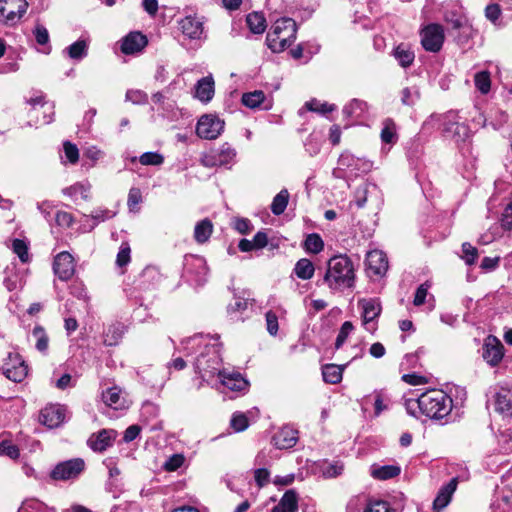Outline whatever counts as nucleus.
<instances>
[{
	"mask_svg": "<svg viewBox=\"0 0 512 512\" xmlns=\"http://www.w3.org/2000/svg\"><path fill=\"white\" fill-rule=\"evenodd\" d=\"M183 344L186 355H189L194 350L201 349L194 361L195 373L201 378L197 389H201L204 382L208 385H213L221 370L224 369L219 344L216 342L211 343V339L202 335L190 337Z\"/></svg>",
	"mask_w": 512,
	"mask_h": 512,
	"instance_id": "1",
	"label": "nucleus"
},
{
	"mask_svg": "<svg viewBox=\"0 0 512 512\" xmlns=\"http://www.w3.org/2000/svg\"><path fill=\"white\" fill-rule=\"evenodd\" d=\"M405 408L409 415L419 418L424 415L432 420L448 421L453 408L452 398L443 390L432 389L416 399H407Z\"/></svg>",
	"mask_w": 512,
	"mask_h": 512,
	"instance_id": "2",
	"label": "nucleus"
},
{
	"mask_svg": "<svg viewBox=\"0 0 512 512\" xmlns=\"http://www.w3.org/2000/svg\"><path fill=\"white\" fill-rule=\"evenodd\" d=\"M355 278L354 263L346 254L335 255L328 260L323 283L330 290L343 291L352 288Z\"/></svg>",
	"mask_w": 512,
	"mask_h": 512,
	"instance_id": "3",
	"label": "nucleus"
},
{
	"mask_svg": "<svg viewBox=\"0 0 512 512\" xmlns=\"http://www.w3.org/2000/svg\"><path fill=\"white\" fill-rule=\"evenodd\" d=\"M296 32L297 25L292 18H280L275 21L267 34V45L275 53L282 52L294 42Z\"/></svg>",
	"mask_w": 512,
	"mask_h": 512,
	"instance_id": "4",
	"label": "nucleus"
},
{
	"mask_svg": "<svg viewBox=\"0 0 512 512\" xmlns=\"http://www.w3.org/2000/svg\"><path fill=\"white\" fill-rule=\"evenodd\" d=\"M85 469V462L81 458H74L58 463L50 473V477L56 481L74 480Z\"/></svg>",
	"mask_w": 512,
	"mask_h": 512,
	"instance_id": "5",
	"label": "nucleus"
},
{
	"mask_svg": "<svg viewBox=\"0 0 512 512\" xmlns=\"http://www.w3.org/2000/svg\"><path fill=\"white\" fill-rule=\"evenodd\" d=\"M0 373L13 382H21L27 376L28 367L18 353L10 352L0 367Z\"/></svg>",
	"mask_w": 512,
	"mask_h": 512,
	"instance_id": "6",
	"label": "nucleus"
},
{
	"mask_svg": "<svg viewBox=\"0 0 512 512\" xmlns=\"http://www.w3.org/2000/svg\"><path fill=\"white\" fill-rule=\"evenodd\" d=\"M224 125V121L217 115L205 114L197 122L196 134L202 139L213 140L221 135Z\"/></svg>",
	"mask_w": 512,
	"mask_h": 512,
	"instance_id": "7",
	"label": "nucleus"
},
{
	"mask_svg": "<svg viewBox=\"0 0 512 512\" xmlns=\"http://www.w3.org/2000/svg\"><path fill=\"white\" fill-rule=\"evenodd\" d=\"M27 8L26 0H0V22L6 25L16 24Z\"/></svg>",
	"mask_w": 512,
	"mask_h": 512,
	"instance_id": "8",
	"label": "nucleus"
},
{
	"mask_svg": "<svg viewBox=\"0 0 512 512\" xmlns=\"http://www.w3.org/2000/svg\"><path fill=\"white\" fill-rule=\"evenodd\" d=\"M219 379V384L225 389L235 393H245L248 391L249 382L243 375L234 369L224 368L221 370L216 380Z\"/></svg>",
	"mask_w": 512,
	"mask_h": 512,
	"instance_id": "9",
	"label": "nucleus"
},
{
	"mask_svg": "<svg viewBox=\"0 0 512 512\" xmlns=\"http://www.w3.org/2000/svg\"><path fill=\"white\" fill-rule=\"evenodd\" d=\"M421 43L426 51L438 52L444 42V30L439 24H429L421 32Z\"/></svg>",
	"mask_w": 512,
	"mask_h": 512,
	"instance_id": "10",
	"label": "nucleus"
},
{
	"mask_svg": "<svg viewBox=\"0 0 512 512\" xmlns=\"http://www.w3.org/2000/svg\"><path fill=\"white\" fill-rule=\"evenodd\" d=\"M358 306L362 308V319L365 329L373 332L376 329L374 320L378 318L381 313V303L376 298L361 299L358 301Z\"/></svg>",
	"mask_w": 512,
	"mask_h": 512,
	"instance_id": "11",
	"label": "nucleus"
},
{
	"mask_svg": "<svg viewBox=\"0 0 512 512\" xmlns=\"http://www.w3.org/2000/svg\"><path fill=\"white\" fill-rule=\"evenodd\" d=\"M66 408L59 404H51L41 410L39 420L48 428H57L64 423Z\"/></svg>",
	"mask_w": 512,
	"mask_h": 512,
	"instance_id": "12",
	"label": "nucleus"
},
{
	"mask_svg": "<svg viewBox=\"0 0 512 512\" xmlns=\"http://www.w3.org/2000/svg\"><path fill=\"white\" fill-rule=\"evenodd\" d=\"M338 164L340 168L348 170L351 174L357 176L360 173H367L372 168V163L366 159L355 157L345 152L339 157Z\"/></svg>",
	"mask_w": 512,
	"mask_h": 512,
	"instance_id": "13",
	"label": "nucleus"
},
{
	"mask_svg": "<svg viewBox=\"0 0 512 512\" xmlns=\"http://www.w3.org/2000/svg\"><path fill=\"white\" fill-rule=\"evenodd\" d=\"M366 269L369 276H384L388 270L386 254L380 250L368 252L366 255Z\"/></svg>",
	"mask_w": 512,
	"mask_h": 512,
	"instance_id": "14",
	"label": "nucleus"
},
{
	"mask_svg": "<svg viewBox=\"0 0 512 512\" xmlns=\"http://www.w3.org/2000/svg\"><path fill=\"white\" fill-rule=\"evenodd\" d=\"M53 271L60 280H69L75 272V264L72 255L66 251L57 254L53 263Z\"/></svg>",
	"mask_w": 512,
	"mask_h": 512,
	"instance_id": "15",
	"label": "nucleus"
},
{
	"mask_svg": "<svg viewBox=\"0 0 512 512\" xmlns=\"http://www.w3.org/2000/svg\"><path fill=\"white\" fill-rule=\"evenodd\" d=\"M503 345L496 337H488L483 345L482 356L484 360L491 366L500 363L504 356Z\"/></svg>",
	"mask_w": 512,
	"mask_h": 512,
	"instance_id": "16",
	"label": "nucleus"
},
{
	"mask_svg": "<svg viewBox=\"0 0 512 512\" xmlns=\"http://www.w3.org/2000/svg\"><path fill=\"white\" fill-rule=\"evenodd\" d=\"M116 435L117 433L113 429H103L98 433L92 434L87 444L93 451L103 452L113 445Z\"/></svg>",
	"mask_w": 512,
	"mask_h": 512,
	"instance_id": "17",
	"label": "nucleus"
},
{
	"mask_svg": "<svg viewBox=\"0 0 512 512\" xmlns=\"http://www.w3.org/2000/svg\"><path fill=\"white\" fill-rule=\"evenodd\" d=\"M236 157V151L229 144L225 143L220 146V148L213 153L210 158L205 160L206 166H228L234 162Z\"/></svg>",
	"mask_w": 512,
	"mask_h": 512,
	"instance_id": "18",
	"label": "nucleus"
},
{
	"mask_svg": "<svg viewBox=\"0 0 512 512\" xmlns=\"http://www.w3.org/2000/svg\"><path fill=\"white\" fill-rule=\"evenodd\" d=\"M491 512H512V489H498L490 505Z\"/></svg>",
	"mask_w": 512,
	"mask_h": 512,
	"instance_id": "19",
	"label": "nucleus"
},
{
	"mask_svg": "<svg viewBox=\"0 0 512 512\" xmlns=\"http://www.w3.org/2000/svg\"><path fill=\"white\" fill-rule=\"evenodd\" d=\"M180 30L190 39H199L203 33V22L197 17L188 15L178 21Z\"/></svg>",
	"mask_w": 512,
	"mask_h": 512,
	"instance_id": "20",
	"label": "nucleus"
},
{
	"mask_svg": "<svg viewBox=\"0 0 512 512\" xmlns=\"http://www.w3.org/2000/svg\"><path fill=\"white\" fill-rule=\"evenodd\" d=\"M458 479L452 478L446 485L442 486L433 501V509L437 512L444 509L451 501L452 495L456 491Z\"/></svg>",
	"mask_w": 512,
	"mask_h": 512,
	"instance_id": "21",
	"label": "nucleus"
},
{
	"mask_svg": "<svg viewBox=\"0 0 512 512\" xmlns=\"http://www.w3.org/2000/svg\"><path fill=\"white\" fill-rule=\"evenodd\" d=\"M147 38L140 32H131L122 40L121 51L124 54L140 52L147 45Z\"/></svg>",
	"mask_w": 512,
	"mask_h": 512,
	"instance_id": "22",
	"label": "nucleus"
},
{
	"mask_svg": "<svg viewBox=\"0 0 512 512\" xmlns=\"http://www.w3.org/2000/svg\"><path fill=\"white\" fill-rule=\"evenodd\" d=\"M297 440V431L286 426L275 433L272 438V443L278 449H289L295 446Z\"/></svg>",
	"mask_w": 512,
	"mask_h": 512,
	"instance_id": "23",
	"label": "nucleus"
},
{
	"mask_svg": "<svg viewBox=\"0 0 512 512\" xmlns=\"http://www.w3.org/2000/svg\"><path fill=\"white\" fill-rule=\"evenodd\" d=\"M90 39L80 38L63 50V54L74 61H81L88 55Z\"/></svg>",
	"mask_w": 512,
	"mask_h": 512,
	"instance_id": "24",
	"label": "nucleus"
},
{
	"mask_svg": "<svg viewBox=\"0 0 512 512\" xmlns=\"http://www.w3.org/2000/svg\"><path fill=\"white\" fill-rule=\"evenodd\" d=\"M214 95V80L212 76L203 77L195 86L194 96L203 103H208Z\"/></svg>",
	"mask_w": 512,
	"mask_h": 512,
	"instance_id": "25",
	"label": "nucleus"
},
{
	"mask_svg": "<svg viewBox=\"0 0 512 512\" xmlns=\"http://www.w3.org/2000/svg\"><path fill=\"white\" fill-rule=\"evenodd\" d=\"M495 409L504 416H512V390L501 388L496 393Z\"/></svg>",
	"mask_w": 512,
	"mask_h": 512,
	"instance_id": "26",
	"label": "nucleus"
},
{
	"mask_svg": "<svg viewBox=\"0 0 512 512\" xmlns=\"http://www.w3.org/2000/svg\"><path fill=\"white\" fill-rule=\"evenodd\" d=\"M444 131L447 136L451 137L455 142L468 140L471 135L468 125L459 122H447Z\"/></svg>",
	"mask_w": 512,
	"mask_h": 512,
	"instance_id": "27",
	"label": "nucleus"
},
{
	"mask_svg": "<svg viewBox=\"0 0 512 512\" xmlns=\"http://www.w3.org/2000/svg\"><path fill=\"white\" fill-rule=\"evenodd\" d=\"M298 499L294 490H288L284 493L279 503L272 508L271 512H297Z\"/></svg>",
	"mask_w": 512,
	"mask_h": 512,
	"instance_id": "28",
	"label": "nucleus"
},
{
	"mask_svg": "<svg viewBox=\"0 0 512 512\" xmlns=\"http://www.w3.org/2000/svg\"><path fill=\"white\" fill-rule=\"evenodd\" d=\"M401 472V468L398 465H372L370 468V474L374 479L388 480L398 476Z\"/></svg>",
	"mask_w": 512,
	"mask_h": 512,
	"instance_id": "29",
	"label": "nucleus"
},
{
	"mask_svg": "<svg viewBox=\"0 0 512 512\" xmlns=\"http://www.w3.org/2000/svg\"><path fill=\"white\" fill-rule=\"evenodd\" d=\"M90 189H91V184L88 181L77 182V183L63 189V193L66 196H69L74 201H77L79 198H81L83 200H88Z\"/></svg>",
	"mask_w": 512,
	"mask_h": 512,
	"instance_id": "30",
	"label": "nucleus"
},
{
	"mask_svg": "<svg viewBox=\"0 0 512 512\" xmlns=\"http://www.w3.org/2000/svg\"><path fill=\"white\" fill-rule=\"evenodd\" d=\"M213 232L212 222L205 218L196 223L194 228V239L197 243H206Z\"/></svg>",
	"mask_w": 512,
	"mask_h": 512,
	"instance_id": "31",
	"label": "nucleus"
},
{
	"mask_svg": "<svg viewBox=\"0 0 512 512\" xmlns=\"http://www.w3.org/2000/svg\"><path fill=\"white\" fill-rule=\"evenodd\" d=\"M366 111H367L366 102L359 100V99L351 100L343 108L344 116L346 118H350V119H359L364 115V113Z\"/></svg>",
	"mask_w": 512,
	"mask_h": 512,
	"instance_id": "32",
	"label": "nucleus"
},
{
	"mask_svg": "<svg viewBox=\"0 0 512 512\" xmlns=\"http://www.w3.org/2000/svg\"><path fill=\"white\" fill-rule=\"evenodd\" d=\"M345 366L326 364L322 367L323 380L329 384H337L342 380Z\"/></svg>",
	"mask_w": 512,
	"mask_h": 512,
	"instance_id": "33",
	"label": "nucleus"
},
{
	"mask_svg": "<svg viewBox=\"0 0 512 512\" xmlns=\"http://www.w3.org/2000/svg\"><path fill=\"white\" fill-rule=\"evenodd\" d=\"M293 271L299 279L310 280L314 276L315 267L309 259L301 258L296 262Z\"/></svg>",
	"mask_w": 512,
	"mask_h": 512,
	"instance_id": "34",
	"label": "nucleus"
},
{
	"mask_svg": "<svg viewBox=\"0 0 512 512\" xmlns=\"http://www.w3.org/2000/svg\"><path fill=\"white\" fill-rule=\"evenodd\" d=\"M421 93L418 86L413 85L409 87H404L400 91V100L401 103L408 107H413L420 100Z\"/></svg>",
	"mask_w": 512,
	"mask_h": 512,
	"instance_id": "35",
	"label": "nucleus"
},
{
	"mask_svg": "<svg viewBox=\"0 0 512 512\" xmlns=\"http://www.w3.org/2000/svg\"><path fill=\"white\" fill-rule=\"evenodd\" d=\"M246 23L250 31L254 34H262L266 29V19L258 12H253L247 15Z\"/></svg>",
	"mask_w": 512,
	"mask_h": 512,
	"instance_id": "36",
	"label": "nucleus"
},
{
	"mask_svg": "<svg viewBox=\"0 0 512 512\" xmlns=\"http://www.w3.org/2000/svg\"><path fill=\"white\" fill-rule=\"evenodd\" d=\"M393 55L398 63L404 68L409 67L415 58L413 51L403 44L395 48Z\"/></svg>",
	"mask_w": 512,
	"mask_h": 512,
	"instance_id": "37",
	"label": "nucleus"
},
{
	"mask_svg": "<svg viewBox=\"0 0 512 512\" xmlns=\"http://www.w3.org/2000/svg\"><path fill=\"white\" fill-rule=\"evenodd\" d=\"M265 98L263 91L255 90L242 95V104L251 109L259 108L264 103Z\"/></svg>",
	"mask_w": 512,
	"mask_h": 512,
	"instance_id": "38",
	"label": "nucleus"
},
{
	"mask_svg": "<svg viewBox=\"0 0 512 512\" xmlns=\"http://www.w3.org/2000/svg\"><path fill=\"white\" fill-rule=\"evenodd\" d=\"M303 247L307 253L318 254L324 249V242L317 233L308 234Z\"/></svg>",
	"mask_w": 512,
	"mask_h": 512,
	"instance_id": "39",
	"label": "nucleus"
},
{
	"mask_svg": "<svg viewBox=\"0 0 512 512\" xmlns=\"http://www.w3.org/2000/svg\"><path fill=\"white\" fill-rule=\"evenodd\" d=\"M289 201V192L282 189L274 198L271 204V211L274 215H281L287 208Z\"/></svg>",
	"mask_w": 512,
	"mask_h": 512,
	"instance_id": "40",
	"label": "nucleus"
},
{
	"mask_svg": "<svg viewBox=\"0 0 512 512\" xmlns=\"http://www.w3.org/2000/svg\"><path fill=\"white\" fill-rule=\"evenodd\" d=\"M18 512H53L47 505L37 499H26L22 502Z\"/></svg>",
	"mask_w": 512,
	"mask_h": 512,
	"instance_id": "41",
	"label": "nucleus"
},
{
	"mask_svg": "<svg viewBox=\"0 0 512 512\" xmlns=\"http://www.w3.org/2000/svg\"><path fill=\"white\" fill-rule=\"evenodd\" d=\"M5 275L3 283L9 291L16 290L22 286L23 278L14 268H7Z\"/></svg>",
	"mask_w": 512,
	"mask_h": 512,
	"instance_id": "42",
	"label": "nucleus"
},
{
	"mask_svg": "<svg viewBox=\"0 0 512 512\" xmlns=\"http://www.w3.org/2000/svg\"><path fill=\"white\" fill-rule=\"evenodd\" d=\"M124 328L120 324L111 325L107 328L104 334V342L108 346H113L118 343L122 337Z\"/></svg>",
	"mask_w": 512,
	"mask_h": 512,
	"instance_id": "43",
	"label": "nucleus"
},
{
	"mask_svg": "<svg viewBox=\"0 0 512 512\" xmlns=\"http://www.w3.org/2000/svg\"><path fill=\"white\" fill-rule=\"evenodd\" d=\"M474 83L476 88L482 93L487 94L491 88L490 74L487 71H481L475 74Z\"/></svg>",
	"mask_w": 512,
	"mask_h": 512,
	"instance_id": "44",
	"label": "nucleus"
},
{
	"mask_svg": "<svg viewBox=\"0 0 512 512\" xmlns=\"http://www.w3.org/2000/svg\"><path fill=\"white\" fill-rule=\"evenodd\" d=\"M103 402L110 407L117 409L120 406V391L117 387L109 388L102 393Z\"/></svg>",
	"mask_w": 512,
	"mask_h": 512,
	"instance_id": "45",
	"label": "nucleus"
},
{
	"mask_svg": "<svg viewBox=\"0 0 512 512\" xmlns=\"http://www.w3.org/2000/svg\"><path fill=\"white\" fill-rule=\"evenodd\" d=\"M305 106L308 110L318 112L320 114H326L336 109L334 104H329L327 102L322 103L316 99L308 101Z\"/></svg>",
	"mask_w": 512,
	"mask_h": 512,
	"instance_id": "46",
	"label": "nucleus"
},
{
	"mask_svg": "<svg viewBox=\"0 0 512 512\" xmlns=\"http://www.w3.org/2000/svg\"><path fill=\"white\" fill-rule=\"evenodd\" d=\"M445 21L454 29H460L466 24V18L456 10L447 11L445 13Z\"/></svg>",
	"mask_w": 512,
	"mask_h": 512,
	"instance_id": "47",
	"label": "nucleus"
},
{
	"mask_svg": "<svg viewBox=\"0 0 512 512\" xmlns=\"http://www.w3.org/2000/svg\"><path fill=\"white\" fill-rule=\"evenodd\" d=\"M32 335L36 339V348L41 352L46 351L48 348V336L44 328L41 326L34 327Z\"/></svg>",
	"mask_w": 512,
	"mask_h": 512,
	"instance_id": "48",
	"label": "nucleus"
},
{
	"mask_svg": "<svg viewBox=\"0 0 512 512\" xmlns=\"http://www.w3.org/2000/svg\"><path fill=\"white\" fill-rule=\"evenodd\" d=\"M142 165L160 166L164 162V157L158 152H145L139 157Z\"/></svg>",
	"mask_w": 512,
	"mask_h": 512,
	"instance_id": "49",
	"label": "nucleus"
},
{
	"mask_svg": "<svg viewBox=\"0 0 512 512\" xmlns=\"http://www.w3.org/2000/svg\"><path fill=\"white\" fill-rule=\"evenodd\" d=\"M344 470V465L340 461H335L332 463H325L322 467V473L327 478L337 477L342 474Z\"/></svg>",
	"mask_w": 512,
	"mask_h": 512,
	"instance_id": "50",
	"label": "nucleus"
},
{
	"mask_svg": "<svg viewBox=\"0 0 512 512\" xmlns=\"http://www.w3.org/2000/svg\"><path fill=\"white\" fill-rule=\"evenodd\" d=\"M12 249H13V252L20 258V260L23 263L28 262V260H29L28 246L25 243V241H23L21 239H14L12 242Z\"/></svg>",
	"mask_w": 512,
	"mask_h": 512,
	"instance_id": "51",
	"label": "nucleus"
},
{
	"mask_svg": "<svg viewBox=\"0 0 512 512\" xmlns=\"http://www.w3.org/2000/svg\"><path fill=\"white\" fill-rule=\"evenodd\" d=\"M353 329H354V326H353L352 322H350V321H345L342 324V326L339 330V333L337 335L336 341H335L336 349H340L342 347V345L345 343L346 339L348 338L350 333L353 331Z\"/></svg>",
	"mask_w": 512,
	"mask_h": 512,
	"instance_id": "52",
	"label": "nucleus"
},
{
	"mask_svg": "<svg viewBox=\"0 0 512 512\" xmlns=\"http://www.w3.org/2000/svg\"><path fill=\"white\" fill-rule=\"evenodd\" d=\"M0 455L8 456L11 459H17L20 455L19 448L9 440L0 442Z\"/></svg>",
	"mask_w": 512,
	"mask_h": 512,
	"instance_id": "53",
	"label": "nucleus"
},
{
	"mask_svg": "<svg viewBox=\"0 0 512 512\" xmlns=\"http://www.w3.org/2000/svg\"><path fill=\"white\" fill-rule=\"evenodd\" d=\"M142 202V193L139 188L132 187L128 193L127 205L130 211H138L137 206Z\"/></svg>",
	"mask_w": 512,
	"mask_h": 512,
	"instance_id": "54",
	"label": "nucleus"
},
{
	"mask_svg": "<svg viewBox=\"0 0 512 512\" xmlns=\"http://www.w3.org/2000/svg\"><path fill=\"white\" fill-rule=\"evenodd\" d=\"M130 253L131 249L129 244L127 242H123L116 257V264L118 267H124L130 262Z\"/></svg>",
	"mask_w": 512,
	"mask_h": 512,
	"instance_id": "55",
	"label": "nucleus"
},
{
	"mask_svg": "<svg viewBox=\"0 0 512 512\" xmlns=\"http://www.w3.org/2000/svg\"><path fill=\"white\" fill-rule=\"evenodd\" d=\"M462 252V258L465 260L467 265H472L476 262L478 257V251L470 243L465 242L462 244Z\"/></svg>",
	"mask_w": 512,
	"mask_h": 512,
	"instance_id": "56",
	"label": "nucleus"
},
{
	"mask_svg": "<svg viewBox=\"0 0 512 512\" xmlns=\"http://www.w3.org/2000/svg\"><path fill=\"white\" fill-rule=\"evenodd\" d=\"M33 35L35 37L36 42L39 45H47L49 43L50 37L49 32L45 26L37 23L33 29Z\"/></svg>",
	"mask_w": 512,
	"mask_h": 512,
	"instance_id": "57",
	"label": "nucleus"
},
{
	"mask_svg": "<svg viewBox=\"0 0 512 512\" xmlns=\"http://www.w3.org/2000/svg\"><path fill=\"white\" fill-rule=\"evenodd\" d=\"M363 512H397L391 508L390 504L386 501H374L367 504Z\"/></svg>",
	"mask_w": 512,
	"mask_h": 512,
	"instance_id": "58",
	"label": "nucleus"
},
{
	"mask_svg": "<svg viewBox=\"0 0 512 512\" xmlns=\"http://www.w3.org/2000/svg\"><path fill=\"white\" fill-rule=\"evenodd\" d=\"M230 423L236 432H242L248 427V419L243 413L233 414Z\"/></svg>",
	"mask_w": 512,
	"mask_h": 512,
	"instance_id": "59",
	"label": "nucleus"
},
{
	"mask_svg": "<svg viewBox=\"0 0 512 512\" xmlns=\"http://www.w3.org/2000/svg\"><path fill=\"white\" fill-rule=\"evenodd\" d=\"M63 150L65 157L71 164H75L79 159V150L77 146L69 141L64 142Z\"/></svg>",
	"mask_w": 512,
	"mask_h": 512,
	"instance_id": "60",
	"label": "nucleus"
},
{
	"mask_svg": "<svg viewBox=\"0 0 512 512\" xmlns=\"http://www.w3.org/2000/svg\"><path fill=\"white\" fill-rule=\"evenodd\" d=\"M381 140L384 143L391 144L396 140V132L394 124L391 121L385 123L384 128L381 131Z\"/></svg>",
	"mask_w": 512,
	"mask_h": 512,
	"instance_id": "61",
	"label": "nucleus"
},
{
	"mask_svg": "<svg viewBox=\"0 0 512 512\" xmlns=\"http://www.w3.org/2000/svg\"><path fill=\"white\" fill-rule=\"evenodd\" d=\"M265 318L268 333L272 336H275L279 329L277 315L273 311H267Z\"/></svg>",
	"mask_w": 512,
	"mask_h": 512,
	"instance_id": "62",
	"label": "nucleus"
},
{
	"mask_svg": "<svg viewBox=\"0 0 512 512\" xmlns=\"http://www.w3.org/2000/svg\"><path fill=\"white\" fill-rule=\"evenodd\" d=\"M498 442L503 453L512 451V435L508 430L500 433Z\"/></svg>",
	"mask_w": 512,
	"mask_h": 512,
	"instance_id": "63",
	"label": "nucleus"
},
{
	"mask_svg": "<svg viewBox=\"0 0 512 512\" xmlns=\"http://www.w3.org/2000/svg\"><path fill=\"white\" fill-rule=\"evenodd\" d=\"M501 226L505 230H511L512 229V203L508 204L501 216Z\"/></svg>",
	"mask_w": 512,
	"mask_h": 512,
	"instance_id": "64",
	"label": "nucleus"
}]
</instances>
